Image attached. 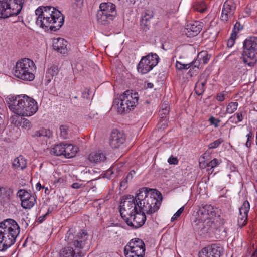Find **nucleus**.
<instances>
[{"instance_id":"a878e982","label":"nucleus","mask_w":257,"mask_h":257,"mask_svg":"<svg viewBox=\"0 0 257 257\" xmlns=\"http://www.w3.org/2000/svg\"><path fill=\"white\" fill-rule=\"evenodd\" d=\"M65 152L64 156L65 158H71L74 157L78 152V148L77 146L71 144H65Z\"/></svg>"},{"instance_id":"423d86ee","label":"nucleus","mask_w":257,"mask_h":257,"mask_svg":"<svg viewBox=\"0 0 257 257\" xmlns=\"http://www.w3.org/2000/svg\"><path fill=\"white\" fill-rule=\"evenodd\" d=\"M242 59L244 64L249 67L255 65L257 62V38L251 37L243 42Z\"/></svg>"},{"instance_id":"72a5a7b5","label":"nucleus","mask_w":257,"mask_h":257,"mask_svg":"<svg viewBox=\"0 0 257 257\" xmlns=\"http://www.w3.org/2000/svg\"><path fill=\"white\" fill-rule=\"evenodd\" d=\"M238 106V103L237 102H231L229 103L226 107V112L229 114H232L235 112Z\"/></svg>"},{"instance_id":"f257e3e1","label":"nucleus","mask_w":257,"mask_h":257,"mask_svg":"<svg viewBox=\"0 0 257 257\" xmlns=\"http://www.w3.org/2000/svg\"><path fill=\"white\" fill-rule=\"evenodd\" d=\"M162 200L161 194L156 190L152 193L139 191L135 197L130 195L121 200L120 214L123 220L139 209L145 211L148 216L152 215L159 209Z\"/></svg>"},{"instance_id":"c85d7f7f","label":"nucleus","mask_w":257,"mask_h":257,"mask_svg":"<svg viewBox=\"0 0 257 257\" xmlns=\"http://www.w3.org/2000/svg\"><path fill=\"white\" fill-rule=\"evenodd\" d=\"M64 147L65 144H59L55 145V146L51 149L50 153L51 154L57 156H64Z\"/></svg>"},{"instance_id":"dca6fc26","label":"nucleus","mask_w":257,"mask_h":257,"mask_svg":"<svg viewBox=\"0 0 257 257\" xmlns=\"http://www.w3.org/2000/svg\"><path fill=\"white\" fill-rule=\"evenodd\" d=\"M21 201V206L25 209L32 208L37 201V197L35 194L31 193L25 190L21 189L17 194Z\"/></svg>"},{"instance_id":"603ef678","label":"nucleus","mask_w":257,"mask_h":257,"mask_svg":"<svg viewBox=\"0 0 257 257\" xmlns=\"http://www.w3.org/2000/svg\"><path fill=\"white\" fill-rule=\"evenodd\" d=\"M50 212H51V210H50V208H49V209H48L47 212L45 215H44L43 216H40V217L39 218V220H40V222L43 221L45 219V218L46 216L47 215H48V214H49Z\"/></svg>"},{"instance_id":"2eb2a0df","label":"nucleus","mask_w":257,"mask_h":257,"mask_svg":"<svg viewBox=\"0 0 257 257\" xmlns=\"http://www.w3.org/2000/svg\"><path fill=\"white\" fill-rule=\"evenodd\" d=\"M21 111V116H31L35 114L38 109L36 101L27 95H24Z\"/></svg>"},{"instance_id":"b1692460","label":"nucleus","mask_w":257,"mask_h":257,"mask_svg":"<svg viewBox=\"0 0 257 257\" xmlns=\"http://www.w3.org/2000/svg\"><path fill=\"white\" fill-rule=\"evenodd\" d=\"M202 29V25L199 21H195L187 25L186 30L190 37L197 35Z\"/></svg>"},{"instance_id":"412c9836","label":"nucleus","mask_w":257,"mask_h":257,"mask_svg":"<svg viewBox=\"0 0 257 257\" xmlns=\"http://www.w3.org/2000/svg\"><path fill=\"white\" fill-rule=\"evenodd\" d=\"M67 42L64 39L58 38L54 39L53 41V48L61 54H65L67 52Z\"/></svg>"},{"instance_id":"3c124183","label":"nucleus","mask_w":257,"mask_h":257,"mask_svg":"<svg viewBox=\"0 0 257 257\" xmlns=\"http://www.w3.org/2000/svg\"><path fill=\"white\" fill-rule=\"evenodd\" d=\"M225 95L223 93H219L217 94L216 99L217 101L219 102H222L225 99Z\"/></svg>"},{"instance_id":"bf43d9fd","label":"nucleus","mask_w":257,"mask_h":257,"mask_svg":"<svg viewBox=\"0 0 257 257\" xmlns=\"http://www.w3.org/2000/svg\"><path fill=\"white\" fill-rule=\"evenodd\" d=\"M126 184V183H123V185H122V186H125V184Z\"/></svg>"},{"instance_id":"c756f323","label":"nucleus","mask_w":257,"mask_h":257,"mask_svg":"<svg viewBox=\"0 0 257 257\" xmlns=\"http://www.w3.org/2000/svg\"><path fill=\"white\" fill-rule=\"evenodd\" d=\"M35 136L39 137H43L47 139L52 137L53 133L49 129L42 128L40 130L36 132Z\"/></svg>"},{"instance_id":"5701e85b","label":"nucleus","mask_w":257,"mask_h":257,"mask_svg":"<svg viewBox=\"0 0 257 257\" xmlns=\"http://www.w3.org/2000/svg\"><path fill=\"white\" fill-rule=\"evenodd\" d=\"M105 154L101 151H93L91 152L87 157L88 160L92 163H99L106 160Z\"/></svg>"},{"instance_id":"a19ab883","label":"nucleus","mask_w":257,"mask_h":257,"mask_svg":"<svg viewBox=\"0 0 257 257\" xmlns=\"http://www.w3.org/2000/svg\"><path fill=\"white\" fill-rule=\"evenodd\" d=\"M236 117H237V121H233L232 119H234V116H232L230 117L229 118V120L233 123H235V124H237V123L239 122H241L243 120V115H242V112H238L237 113H236Z\"/></svg>"},{"instance_id":"58836bf2","label":"nucleus","mask_w":257,"mask_h":257,"mask_svg":"<svg viewBox=\"0 0 257 257\" xmlns=\"http://www.w3.org/2000/svg\"><path fill=\"white\" fill-rule=\"evenodd\" d=\"M236 38L235 33H231L229 39L228 40L227 42V46L229 48L232 47L234 43Z\"/></svg>"},{"instance_id":"13d9d810","label":"nucleus","mask_w":257,"mask_h":257,"mask_svg":"<svg viewBox=\"0 0 257 257\" xmlns=\"http://www.w3.org/2000/svg\"><path fill=\"white\" fill-rule=\"evenodd\" d=\"M153 86H154V85L151 83H148V87L149 88H153Z\"/></svg>"},{"instance_id":"f704fd0d","label":"nucleus","mask_w":257,"mask_h":257,"mask_svg":"<svg viewBox=\"0 0 257 257\" xmlns=\"http://www.w3.org/2000/svg\"><path fill=\"white\" fill-rule=\"evenodd\" d=\"M223 142V140L222 138H219L213 141V142L210 143L208 146L210 149H215L219 146Z\"/></svg>"},{"instance_id":"a211bd4d","label":"nucleus","mask_w":257,"mask_h":257,"mask_svg":"<svg viewBox=\"0 0 257 257\" xmlns=\"http://www.w3.org/2000/svg\"><path fill=\"white\" fill-rule=\"evenodd\" d=\"M223 248L219 244H213L204 247L199 252V257H220Z\"/></svg>"},{"instance_id":"7c9ffc66","label":"nucleus","mask_w":257,"mask_h":257,"mask_svg":"<svg viewBox=\"0 0 257 257\" xmlns=\"http://www.w3.org/2000/svg\"><path fill=\"white\" fill-rule=\"evenodd\" d=\"M192 9L194 11L203 13L207 10V6L204 1L196 2L192 5Z\"/></svg>"},{"instance_id":"6e6d98bb","label":"nucleus","mask_w":257,"mask_h":257,"mask_svg":"<svg viewBox=\"0 0 257 257\" xmlns=\"http://www.w3.org/2000/svg\"><path fill=\"white\" fill-rule=\"evenodd\" d=\"M24 126L25 127H30L31 126L30 122L27 119L25 120L23 122V126Z\"/></svg>"},{"instance_id":"1a4fd4ad","label":"nucleus","mask_w":257,"mask_h":257,"mask_svg":"<svg viewBox=\"0 0 257 257\" xmlns=\"http://www.w3.org/2000/svg\"><path fill=\"white\" fill-rule=\"evenodd\" d=\"M25 0H0V18L17 15L21 12Z\"/></svg>"},{"instance_id":"473e14b6","label":"nucleus","mask_w":257,"mask_h":257,"mask_svg":"<svg viewBox=\"0 0 257 257\" xmlns=\"http://www.w3.org/2000/svg\"><path fill=\"white\" fill-rule=\"evenodd\" d=\"M210 58V56L208 55L206 51H202L199 53L197 56V59H199L201 61L206 64L208 63Z\"/></svg>"},{"instance_id":"4d7b16f0","label":"nucleus","mask_w":257,"mask_h":257,"mask_svg":"<svg viewBox=\"0 0 257 257\" xmlns=\"http://www.w3.org/2000/svg\"><path fill=\"white\" fill-rule=\"evenodd\" d=\"M42 188V187L39 182H38L36 184V189L37 191H40Z\"/></svg>"},{"instance_id":"49530a36","label":"nucleus","mask_w":257,"mask_h":257,"mask_svg":"<svg viewBox=\"0 0 257 257\" xmlns=\"http://www.w3.org/2000/svg\"><path fill=\"white\" fill-rule=\"evenodd\" d=\"M243 27L241 26L239 22H237L234 26V28L232 33H235L236 34L241 29H242Z\"/></svg>"},{"instance_id":"39448f33","label":"nucleus","mask_w":257,"mask_h":257,"mask_svg":"<svg viewBox=\"0 0 257 257\" xmlns=\"http://www.w3.org/2000/svg\"><path fill=\"white\" fill-rule=\"evenodd\" d=\"M35 70L34 62L29 58H23L17 62L13 69L14 74L16 77L29 81L34 80Z\"/></svg>"},{"instance_id":"393cba45","label":"nucleus","mask_w":257,"mask_h":257,"mask_svg":"<svg viewBox=\"0 0 257 257\" xmlns=\"http://www.w3.org/2000/svg\"><path fill=\"white\" fill-rule=\"evenodd\" d=\"M153 11L146 10L142 14L141 25L145 29H148L151 24V20L153 18Z\"/></svg>"},{"instance_id":"a18cd8bd","label":"nucleus","mask_w":257,"mask_h":257,"mask_svg":"<svg viewBox=\"0 0 257 257\" xmlns=\"http://www.w3.org/2000/svg\"><path fill=\"white\" fill-rule=\"evenodd\" d=\"M246 137L247 138V141L245 143V145L247 147H250L251 145V141L253 138V134L251 132H249L247 135Z\"/></svg>"},{"instance_id":"4be33fe9","label":"nucleus","mask_w":257,"mask_h":257,"mask_svg":"<svg viewBox=\"0 0 257 257\" xmlns=\"http://www.w3.org/2000/svg\"><path fill=\"white\" fill-rule=\"evenodd\" d=\"M209 74L205 73L202 74L196 83L195 87V92L198 95H201L205 91V86L206 84Z\"/></svg>"},{"instance_id":"37998d69","label":"nucleus","mask_w":257,"mask_h":257,"mask_svg":"<svg viewBox=\"0 0 257 257\" xmlns=\"http://www.w3.org/2000/svg\"><path fill=\"white\" fill-rule=\"evenodd\" d=\"M184 210V207L183 206L179 208L178 211L173 215V216L171 218V221H174L175 220H176L182 214V213L183 212Z\"/></svg>"},{"instance_id":"09e8293b","label":"nucleus","mask_w":257,"mask_h":257,"mask_svg":"<svg viewBox=\"0 0 257 257\" xmlns=\"http://www.w3.org/2000/svg\"><path fill=\"white\" fill-rule=\"evenodd\" d=\"M168 162L170 164L177 165L178 163V160L177 157L171 156L168 159Z\"/></svg>"},{"instance_id":"7ed1b4c3","label":"nucleus","mask_w":257,"mask_h":257,"mask_svg":"<svg viewBox=\"0 0 257 257\" xmlns=\"http://www.w3.org/2000/svg\"><path fill=\"white\" fill-rule=\"evenodd\" d=\"M88 237V233L84 229L76 233L74 229H69L65 237L68 246L61 250L60 257H79V252H76L73 247L76 249L84 248L87 243Z\"/></svg>"},{"instance_id":"c9c22d12","label":"nucleus","mask_w":257,"mask_h":257,"mask_svg":"<svg viewBox=\"0 0 257 257\" xmlns=\"http://www.w3.org/2000/svg\"><path fill=\"white\" fill-rule=\"evenodd\" d=\"M220 163V161H219L218 159L214 158L207 163L206 167H208V170H211L218 166Z\"/></svg>"},{"instance_id":"0eeeda50","label":"nucleus","mask_w":257,"mask_h":257,"mask_svg":"<svg viewBox=\"0 0 257 257\" xmlns=\"http://www.w3.org/2000/svg\"><path fill=\"white\" fill-rule=\"evenodd\" d=\"M138 93L128 90L120 95L118 100L116 99L115 102L118 103V111L123 113L134 109L138 104Z\"/></svg>"},{"instance_id":"4468645a","label":"nucleus","mask_w":257,"mask_h":257,"mask_svg":"<svg viewBox=\"0 0 257 257\" xmlns=\"http://www.w3.org/2000/svg\"><path fill=\"white\" fill-rule=\"evenodd\" d=\"M24 95H9L6 98L7 105L13 113L19 116L21 115Z\"/></svg>"},{"instance_id":"79ce46f5","label":"nucleus","mask_w":257,"mask_h":257,"mask_svg":"<svg viewBox=\"0 0 257 257\" xmlns=\"http://www.w3.org/2000/svg\"><path fill=\"white\" fill-rule=\"evenodd\" d=\"M168 114L169 109L167 106H165L164 108H162V109L159 111V115L161 117V120H166L165 118Z\"/></svg>"},{"instance_id":"ea45409f","label":"nucleus","mask_w":257,"mask_h":257,"mask_svg":"<svg viewBox=\"0 0 257 257\" xmlns=\"http://www.w3.org/2000/svg\"><path fill=\"white\" fill-rule=\"evenodd\" d=\"M135 174V172L134 170L131 171L129 172V173L127 175L126 178L121 182L120 187H122L123 183H127V182L132 180Z\"/></svg>"},{"instance_id":"4c0bfd02","label":"nucleus","mask_w":257,"mask_h":257,"mask_svg":"<svg viewBox=\"0 0 257 257\" xmlns=\"http://www.w3.org/2000/svg\"><path fill=\"white\" fill-rule=\"evenodd\" d=\"M12 193L11 189L8 187H4L0 186V195L3 197H7L10 196Z\"/></svg>"},{"instance_id":"9d476101","label":"nucleus","mask_w":257,"mask_h":257,"mask_svg":"<svg viewBox=\"0 0 257 257\" xmlns=\"http://www.w3.org/2000/svg\"><path fill=\"white\" fill-rule=\"evenodd\" d=\"M215 215L213 208L211 205H206L200 209L195 215L192 222L194 230H201L204 227V222L207 220L211 219Z\"/></svg>"},{"instance_id":"f8f14e48","label":"nucleus","mask_w":257,"mask_h":257,"mask_svg":"<svg viewBox=\"0 0 257 257\" xmlns=\"http://www.w3.org/2000/svg\"><path fill=\"white\" fill-rule=\"evenodd\" d=\"M159 56L156 53H151L143 56L140 61L137 69L142 74L150 71L159 62Z\"/></svg>"},{"instance_id":"ddd939ff","label":"nucleus","mask_w":257,"mask_h":257,"mask_svg":"<svg viewBox=\"0 0 257 257\" xmlns=\"http://www.w3.org/2000/svg\"><path fill=\"white\" fill-rule=\"evenodd\" d=\"M145 211L139 209L132 215L124 219V221L130 227L134 228H138L142 226L147 219L145 215Z\"/></svg>"},{"instance_id":"aec40b11","label":"nucleus","mask_w":257,"mask_h":257,"mask_svg":"<svg viewBox=\"0 0 257 257\" xmlns=\"http://www.w3.org/2000/svg\"><path fill=\"white\" fill-rule=\"evenodd\" d=\"M250 209V204L248 201L243 202L239 208V214L238 216V225L242 227L247 223L248 213Z\"/></svg>"},{"instance_id":"de8ad7c7","label":"nucleus","mask_w":257,"mask_h":257,"mask_svg":"<svg viewBox=\"0 0 257 257\" xmlns=\"http://www.w3.org/2000/svg\"><path fill=\"white\" fill-rule=\"evenodd\" d=\"M83 4V0H73V6L74 8H81Z\"/></svg>"},{"instance_id":"5fc2aeb1","label":"nucleus","mask_w":257,"mask_h":257,"mask_svg":"<svg viewBox=\"0 0 257 257\" xmlns=\"http://www.w3.org/2000/svg\"><path fill=\"white\" fill-rule=\"evenodd\" d=\"M159 125H160L163 128H165L167 127V124L166 123V121L165 120H161L159 123Z\"/></svg>"},{"instance_id":"20e7f679","label":"nucleus","mask_w":257,"mask_h":257,"mask_svg":"<svg viewBox=\"0 0 257 257\" xmlns=\"http://www.w3.org/2000/svg\"><path fill=\"white\" fill-rule=\"evenodd\" d=\"M20 232L18 223L7 219L0 223V251H5L12 246Z\"/></svg>"},{"instance_id":"f03ea898","label":"nucleus","mask_w":257,"mask_h":257,"mask_svg":"<svg viewBox=\"0 0 257 257\" xmlns=\"http://www.w3.org/2000/svg\"><path fill=\"white\" fill-rule=\"evenodd\" d=\"M37 16L36 23L45 30L56 31L63 25L64 17L54 7L40 6L35 10Z\"/></svg>"},{"instance_id":"f3484780","label":"nucleus","mask_w":257,"mask_h":257,"mask_svg":"<svg viewBox=\"0 0 257 257\" xmlns=\"http://www.w3.org/2000/svg\"><path fill=\"white\" fill-rule=\"evenodd\" d=\"M236 5L233 0H226L222 7L220 20L226 23L234 19Z\"/></svg>"},{"instance_id":"e433bc0d","label":"nucleus","mask_w":257,"mask_h":257,"mask_svg":"<svg viewBox=\"0 0 257 257\" xmlns=\"http://www.w3.org/2000/svg\"><path fill=\"white\" fill-rule=\"evenodd\" d=\"M192 64L191 63L184 64L177 61L176 62V67L178 70H187L191 67Z\"/></svg>"},{"instance_id":"2f4dec72","label":"nucleus","mask_w":257,"mask_h":257,"mask_svg":"<svg viewBox=\"0 0 257 257\" xmlns=\"http://www.w3.org/2000/svg\"><path fill=\"white\" fill-rule=\"evenodd\" d=\"M60 137L62 139L68 138L69 134V127L66 125H61L60 127Z\"/></svg>"},{"instance_id":"052dcab7","label":"nucleus","mask_w":257,"mask_h":257,"mask_svg":"<svg viewBox=\"0 0 257 257\" xmlns=\"http://www.w3.org/2000/svg\"><path fill=\"white\" fill-rule=\"evenodd\" d=\"M59 180H60V179H58V180H57V182H59Z\"/></svg>"},{"instance_id":"8fccbe9b","label":"nucleus","mask_w":257,"mask_h":257,"mask_svg":"<svg viewBox=\"0 0 257 257\" xmlns=\"http://www.w3.org/2000/svg\"><path fill=\"white\" fill-rule=\"evenodd\" d=\"M200 61H201L199 59H197V60H195L192 61L191 63V64H192L191 67H192L193 69H194V68H196L198 69L200 64Z\"/></svg>"},{"instance_id":"bb28decb","label":"nucleus","mask_w":257,"mask_h":257,"mask_svg":"<svg viewBox=\"0 0 257 257\" xmlns=\"http://www.w3.org/2000/svg\"><path fill=\"white\" fill-rule=\"evenodd\" d=\"M12 166L16 169L23 170L27 166L26 160L22 156H19L14 160Z\"/></svg>"},{"instance_id":"cd10ccee","label":"nucleus","mask_w":257,"mask_h":257,"mask_svg":"<svg viewBox=\"0 0 257 257\" xmlns=\"http://www.w3.org/2000/svg\"><path fill=\"white\" fill-rule=\"evenodd\" d=\"M59 72V69L57 66H52L47 69L46 74V81L47 83H49L53 77L56 76Z\"/></svg>"},{"instance_id":"864d4df0","label":"nucleus","mask_w":257,"mask_h":257,"mask_svg":"<svg viewBox=\"0 0 257 257\" xmlns=\"http://www.w3.org/2000/svg\"><path fill=\"white\" fill-rule=\"evenodd\" d=\"M82 185L78 183H74L71 185V187L74 189H79L81 187Z\"/></svg>"},{"instance_id":"6e6552de","label":"nucleus","mask_w":257,"mask_h":257,"mask_svg":"<svg viewBox=\"0 0 257 257\" xmlns=\"http://www.w3.org/2000/svg\"><path fill=\"white\" fill-rule=\"evenodd\" d=\"M97 11L96 18L98 23L106 25L113 21L116 16L115 5L111 3H101Z\"/></svg>"},{"instance_id":"9b49d317","label":"nucleus","mask_w":257,"mask_h":257,"mask_svg":"<svg viewBox=\"0 0 257 257\" xmlns=\"http://www.w3.org/2000/svg\"><path fill=\"white\" fill-rule=\"evenodd\" d=\"M144 241L138 238L131 239L124 248L125 257H143L145 254Z\"/></svg>"},{"instance_id":"c03bdc74","label":"nucleus","mask_w":257,"mask_h":257,"mask_svg":"<svg viewBox=\"0 0 257 257\" xmlns=\"http://www.w3.org/2000/svg\"><path fill=\"white\" fill-rule=\"evenodd\" d=\"M208 121L210 124L214 125L215 128H217L218 127V124L220 122V120L216 119L213 116H211L209 118Z\"/></svg>"},{"instance_id":"6ab92c4d","label":"nucleus","mask_w":257,"mask_h":257,"mask_svg":"<svg viewBox=\"0 0 257 257\" xmlns=\"http://www.w3.org/2000/svg\"><path fill=\"white\" fill-rule=\"evenodd\" d=\"M125 141V137L123 132L115 129L111 132L109 143L113 148H118Z\"/></svg>"}]
</instances>
